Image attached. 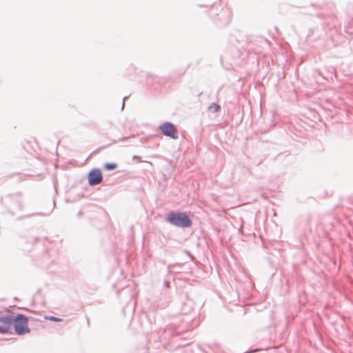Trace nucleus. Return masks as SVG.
<instances>
[{
  "label": "nucleus",
  "instance_id": "nucleus-16",
  "mask_svg": "<svg viewBox=\"0 0 353 353\" xmlns=\"http://www.w3.org/2000/svg\"><path fill=\"white\" fill-rule=\"evenodd\" d=\"M170 330V328H167V329L165 330V332L167 333Z\"/></svg>",
  "mask_w": 353,
  "mask_h": 353
},
{
  "label": "nucleus",
  "instance_id": "nucleus-11",
  "mask_svg": "<svg viewBox=\"0 0 353 353\" xmlns=\"http://www.w3.org/2000/svg\"><path fill=\"white\" fill-rule=\"evenodd\" d=\"M49 319H50V320H51V321H57V322H59V321H61V319H59V318H58V317L52 316H50V317L49 318Z\"/></svg>",
  "mask_w": 353,
  "mask_h": 353
},
{
  "label": "nucleus",
  "instance_id": "nucleus-9",
  "mask_svg": "<svg viewBox=\"0 0 353 353\" xmlns=\"http://www.w3.org/2000/svg\"><path fill=\"white\" fill-rule=\"evenodd\" d=\"M104 168L107 170H114V169L117 168V164L115 163H107L105 164Z\"/></svg>",
  "mask_w": 353,
  "mask_h": 353
},
{
  "label": "nucleus",
  "instance_id": "nucleus-2",
  "mask_svg": "<svg viewBox=\"0 0 353 353\" xmlns=\"http://www.w3.org/2000/svg\"><path fill=\"white\" fill-rule=\"evenodd\" d=\"M166 220L170 224L179 228H189L192 225L191 219L181 212H170L167 214Z\"/></svg>",
  "mask_w": 353,
  "mask_h": 353
},
{
  "label": "nucleus",
  "instance_id": "nucleus-5",
  "mask_svg": "<svg viewBox=\"0 0 353 353\" xmlns=\"http://www.w3.org/2000/svg\"><path fill=\"white\" fill-rule=\"evenodd\" d=\"M0 334H6L10 329L11 321L7 315L0 316Z\"/></svg>",
  "mask_w": 353,
  "mask_h": 353
},
{
  "label": "nucleus",
  "instance_id": "nucleus-10",
  "mask_svg": "<svg viewBox=\"0 0 353 353\" xmlns=\"http://www.w3.org/2000/svg\"><path fill=\"white\" fill-rule=\"evenodd\" d=\"M14 204H15V202H14V199L13 198V199L12 200V203L10 204V208L12 210H14V208L13 206ZM16 205H17V208H19V209H21L23 208L22 204L21 203L20 201H17L16 202Z\"/></svg>",
  "mask_w": 353,
  "mask_h": 353
},
{
  "label": "nucleus",
  "instance_id": "nucleus-7",
  "mask_svg": "<svg viewBox=\"0 0 353 353\" xmlns=\"http://www.w3.org/2000/svg\"><path fill=\"white\" fill-rule=\"evenodd\" d=\"M193 310V302L191 300H187L181 307V312L185 315L190 314Z\"/></svg>",
  "mask_w": 353,
  "mask_h": 353
},
{
  "label": "nucleus",
  "instance_id": "nucleus-8",
  "mask_svg": "<svg viewBox=\"0 0 353 353\" xmlns=\"http://www.w3.org/2000/svg\"><path fill=\"white\" fill-rule=\"evenodd\" d=\"M220 108H221L220 105L216 103H211V105L208 108V109L210 110H212L213 112H218L220 110Z\"/></svg>",
  "mask_w": 353,
  "mask_h": 353
},
{
  "label": "nucleus",
  "instance_id": "nucleus-15",
  "mask_svg": "<svg viewBox=\"0 0 353 353\" xmlns=\"http://www.w3.org/2000/svg\"><path fill=\"white\" fill-rule=\"evenodd\" d=\"M126 139H127L126 137L121 138V141L125 140Z\"/></svg>",
  "mask_w": 353,
  "mask_h": 353
},
{
  "label": "nucleus",
  "instance_id": "nucleus-13",
  "mask_svg": "<svg viewBox=\"0 0 353 353\" xmlns=\"http://www.w3.org/2000/svg\"><path fill=\"white\" fill-rule=\"evenodd\" d=\"M128 97V96H125L123 97V105H122V109L124 108V105H125V100Z\"/></svg>",
  "mask_w": 353,
  "mask_h": 353
},
{
  "label": "nucleus",
  "instance_id": "nucleus-14",
  "mask_svg": "<svg viewBox=\"0 0 353 353\" xmlns=\"http://www.w3.org/2000/svg\"><path fill=\"white\" fill-rule=\"evenodd\" d=\"M169 284H170V283H169L168 281H165V285L166 287H168V286H169Z\"/></svg>",
  "mask_w": 353,
  "mask_h": 353
},
{
  "label": "nucleus",
  "instance_id": "nucleus-3",
  "mask_svg": "<svg viewBox=\"0 0 353 353\" xmlns=\"http://www.w3.org/2000/svg\"><path fill=\"white\" fill-rule=\"evenodd\" d=\"M159 128L161 133L166 137L173 139H177L179 138L178 131L175 125L171 122H164L159 126Z\"/></svg>",
  "mask_w": 353,
  "mask_h": 353
},
{
  "label": "nucleus",
  "instance_id": "nucleus-12",
  "mask_svg": "<svg viewBox=\"0 0 353 353\" xmlns=\"http://www.w3.org/2000/svg\"><path fill=\"white\" fill-rule=\"evenodd\" d=\"M181 334V332L180 331H178V330H176L174 333L172 334V336H178Z\"/></svg>",
  "mask_w": 353,
  "mask_h": 353
},
{
  "label": "nucleus",
  "instance_id": "nucleus-4",
  "mask_svg": "<svg viewBox=\"0 0 353 353\" xmlns=\"http://www.w3.org/2000/svg\"><path fill=\"white\" fill-rule=\"evenodd\" d=\"M88 184L90 185H96L101 183L103 180L102 173L100 169H92L88 175Z\"/></svg>",
  "mask_w": 353,
  "mask_h": 353
},
{
  "label": "nucleus",
  "instance_id": "nucleus-1",
  "mask_svg": "<svg viewBox=\"0 0 353 353\" xmlns=\"http://www.w3.org/2000/svg\"><path fill=\"white\" fill-rule=\"evenodd\" d=\"M11 321L10 327L13 325L14 332L18 335H23L30 332L28 327V319L27 316L23 314H18L16 316L7 315Z\"/></svg>",
  "mask_w": 353,
  "mask_h": 353
},
{
  "label": "nucleus",
  "instance_id": "nucleus-6",
  "mask_svg": "<svg viewBox=\"0 0 353 353\" xmlns=\"http://www.w3.org/2000/svg\"><path fill=\"white\" fill-rule=\"evenodd\" d=\"M218 17L219 20L223 21V23H228L231 20V14L228 9H222Z\"/></svg>",
  "mask_w": 353,
  "mask_h": 353
}]
</instances>
